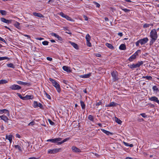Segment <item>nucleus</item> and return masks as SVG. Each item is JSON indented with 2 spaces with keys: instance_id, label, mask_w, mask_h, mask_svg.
<instances>
[{
  "instance_id": "1",
  "label": "nucleus",
  "mask_w": 159,
  "mask_h": 159,
  "mask_svg": "<svg viewBox=\"0 0 159 159\" xmlns=\"http://www.w3.org/2000/svg\"><path fill=\"white\" fill-rule=\"evenodd\" d=\"M150 36L152 39L150 42V45H151L157 38V33L155 29H154L151 30L150 33Z\"/></svg>"
},
{
  "instance_id": "2",
  "label": "nucleus",
  "mask_w": 159,
  "mask_h": 159,
  "mask_svg": "<svg viewBox=\"0 0 159 159\" xmlns=\"http://www.w3.org/2000/svg\"><path fill=\"white\" fill-rule=\"evenodd\" d=\"M49 80L52 83L53 85L56 88L57 91L60 93L61 91L60 85L55 80L52 78H50Z\"/></svg>"
},
{
  "instance_id": "3",
  "label": "nucleus",
  "mask_w": 159,
  "mask_h": 159,
  "mask_svg": "<svg viewBox=\"0 0 159 159\" xmlns=\"http://www.w3.org/2000/svg\"><path fill=\"white\" fill-rule=\"evenodd\" d=\"M140 50H138L135 52L133 55H132L129 58V60L130 61H133L134 59L136 58V56L139 55V53L140 52Z\"/></svg>"
},
{
  "instance_id": "4",
  "label": "nucleus",
  "mask_w": 159,
  "mask_h": 159,
  "mask_svg": "<svg viewBox=\"0 0 159 159\" xmlns=\"http://www.w3.org/2000/svg\"><path fill=\"white\" fill-rule=\"evenodd\" d=\"M143 62L142 61H139L138 63L135 64H133L132 65H130L129 67L131 69L139 67L141 65L143 64Z\"/></svg>"
},
{
  "instance_id": "5",
  "label": "nucleus",
  "mask_w": 159,
  "mask_h": 159,
  "mask_svg": "<svg viewBox=\"0 0 159 159\" xmlns=\"http://www.w3.org/2000/svg\"><path fill=\"white\" fill-rule=\"evenodd\" d=\"M111 76L112 77V80L114 81H115L118 79V73L116 71H113L111 73Z\"/></svg>"
},
{
  "instance_id": "6",
  "label": "nucleus",
  "mask_w": 159,
  "mask_h": 159,
  "mask_svg": "<svg viewBox=\"0 0 159 159\" xmlns=\"http://www.w3.org/2000/svg\"><path fill=\"white\" fill-rule=\"evenodd\" d=\"M59 15L62 17L70 21H73V20L70 17L65 15L62 12L60 13Z\"/></svg>"
},
{
  "instance_id": "7",
  "label": "nucleus",
  "mask_w": 159,
  "mask_h": 159,
  "mask_svg": "<svg viewBox=\"0 0 159 159\" xmlns=\"http://www.w3.org/2000/svg\"><path fill=\"white\" fill-rule=\"evenodd\" d=\"M61 148H54L53 149H49L48 150V153L49 154H54L58 152Z\"/></svg>"
},
{
  "instance_id": "8",
  "label": "nucleus",
  "mask_w": 159,
  "mask_h": 159,
  "mask_svg": "<svg viewBox=\"0 0 159 159\" xmlns=\"http://www.w3.org/2000/svg\"><path fill=\"white\" fill-rule=\"evenodd\" d=\"M9 88L12 90H17L20 89L21 87L18 85L14 84L11 86Z\"/></svg>"
},
{
  "instance_id": "9",
  "label": "nucleus",
  "mask_w": 159,
  "mask_h": 159,
  "mask_svg": "<svg viewBox=\"0 0 159 159\" xmlns=\"http://www.w3.org/2000/svg\"><path fill=\"white\" fill-rule=\"evenodd\" d=\"M149 99L151 101H153L156 102L159 104V100L158 98L155 96H152L150 98H149Z\"/></svg>"
},
{
  "instance_id": "10",
  "label": "nucleus",
  "mask_w": 159,
  "mask_h": 159,
  "mask_svg": "<svg viewBox=\"0 0 159 159\" xmlns=\"http://www.w3.org/2000/svg\"><path fill=\"white\" fill-rule=\"evenodd\" d=\"M140 43L141 45L144 44L148 41V39L147 37L144 38L139 40Z\"/></svg>"
},
{
  "instance_id": "11",
  "label": "nucleus",
  "mask_w": 159,
  "mask_h": 159,
  "mask_svg": "<svg viewBox=\"0 0 159 159\" xmlns=\"http://www.w3.org/2000/svg\"><path fill=\"white\" fill-rule=\"evenodd\" d=\"M1 20L2 22L8 24L11 23L12 21V20H7L4 18H1Z\"/></svg>"
},
{
  "instance_id": "12",
  "label": "nucleus",
  "mask_w": 159,
  "mask_h": 159,
  "mask_svg": "<svg viewBox=\"0 0 159 159\" xmlns=\"http://www.w3.org/2000/svg\"><path fill=\"white\" fill-rule=\"evenodd\" d=\"M71 149L73 151L75 152H80L81 151L80 149L75 146H72Z\"/></svg>"
},
{
  "instance_id": "13",
  "label": "nucleus",
  "mask_w": 159,
  "mask_h": 159,
  "mask_svg": "<svg viewBox=\"0 0 159 159\" xmlns=\"http://www.w3.org/2000/svg\"><path fill=\"white\" fill-rule=\"evenodd\" d=\"M118 105V104L116 103L115 102H112L110 103L109 104L107 105H106L105 106L106 107H115Z\"/></svg>"
},
{
  "instance_id": "14",
  "label": "nucleus",
  "mask_w": 159,
  "mask_h": 159,
  "mask_svg": "<svg viewBox=\"0 0 159 159\" xmlns=\"http://www.w3.org/2000/svg\"><path fill=\"white\" fill-rule=\"evenodd\" d=\"M16 83L22 85H30V84L29 83L24 82L20 81H16Z\"/></svg>"
},
{
  "instance_id": "15",
  "label": "nucleus",
  "mask_w": 159,
  "mask_h": 159,
  "mask_svg": "<svg viewBox=\"0 0 159 159\" xmlns=\"http://www.w3.org/2000/svg\"><path fill=\"white\" fill-rule=\"evenodd\" d=\"M33 15L34 16L40 18L43 17V15L40 13H38L35 12H34L33 13Z\"/></svg>"
},
{
  "instance_id": "16",
  "label": "nucleus",
  "mask_w": 159,
  "mask_h": 159,
  "mask_svg": "<svg viewBox=\"0 0 159 159\" xmlns=\"http://www.w3.org/2000/svg\"><path fill=\"white\" fill-rule=\"evenodd\" d=\"M91 73H89L88 74L81 75L80 76L82 78H88L91 76Z\"/></svg>"
},
{
  "instance_id": "17",
  "label": "nucleus",
  "mask_w": 159,
  "mask_h": 159,
  "mask_svg": "<svg viewBox=\"0 0 159 159\" xmlns=\"http://www.w3.org/2000/svg\"><path fill=\"white\" fill-rule=\"evenodd\" d=\"M62 68L64 70L67 72H71V70L70 69V68L68 66H63Z\"/></svg>"
},
{
  "instance_id": "18",
  "label": "nucleus",
  "mask_w": 159,
  "mask_h": 159,
  "mask_svg": "<svg viewBox=\"0 0 159 159\" xmlns=\"http://www.w3.org/2000/svg\"><path fill=\"white\" fill-rule=\"evenodd\" d=\"M101 130L104 133L106 134L107 135H111L112 134L109 131L106 130L104 129H101Z\"/></svg>"
},
{
  "instance_id": "19",
  "label": "nucleus",
  "mask_w": 159,
  "mask_h": 159,
  "mask_svg": "<svg viewBox=\"0 0 159 159\" xmlns=\"http://www.w3.org/2000/svg\"><path fill=\"white\" fill-rule=\"evenodd\" d=\"M7 139L9 140L10 143L11 144L12 141V135H6V139Z\"/></svg>"
},
{
  "instance_id": "20",
  "label": "nucleus",
  "mask_w": 159,
  "mask_h": 159,
  "mask_svg": "<svg viewBox=\"0 0 159 159\" xmlns=\"http://www.w3.org/2000/svg\"><path fill=\"white\" fill-rule=\"evenodd\" d=\"M61 140L62 138H61L53 139V143H58L59 142V141H61Z\"/></svg>"
},
{
  "instance_id": "21",
  "label": "nucleus",
  "mask_w": 159,
  "mask_h": 159,
  "mask_svg": "<svg viewBox=\"0 0 159 159\" xmlns=\"http://www.w3.org/2000/svg\"><path fill=\"white\" fill-rule=\"evenodd\" d=\"M0 118H1V119L3 120L5 122H7L8 120V118L5 116H0Z\"/></svg>"
},
{
  "instance_id": "22",
  "label": "nucleus",
  "mask_w": 159,
  "mask_h": 159,
  "mask_svg": "<svg viewBox=\"0 0 159 159\" xmlns=\"http://www.w3.org/2000/svg\"><path fill=\"white\" fill-rule=\"evenodd\" d=\"M70 139V138H68L64 139L62 141L58 143V145H60L63 143L69 140Z\"/></svg>"
},
{
  "instance_id": "23",
  "label": "nucleus",
  "mask_w": 159,
  "mask_h": 159,
  "mask_svg": "<svg viewBox=\"0 0 159 159\" xmlns=\"http://www.w3.org/2000/svg\"><path fill=\"white\" fill-rule=\"evenodd\" d=\"M14 25L15 27L18 29H19L20 28V23L17 21H16L15 22V23L14 24Z\"/></svg>"
},
{
  "instance_id": "24",
  "label": "nucleus",
  "mask_w": 159,
  "mask_h": 159,
  "mask_svg": "<svg viewBox=\"0 0 159 159\" xmlns=\"http://www.w3.org/2000/svg\"><path fill=\"white\" fill-rule=\"evenodd\" d=\"M8 80H0V84H6L8 83Z\"/></svg>"
},
{
  "instance_id": "25",
  "label": "nucleus",
  "mask_w": 159,
  "mask_h": 159,
  "mask_svg": "<svg viewBox=\"0 0 159 159\" xmlns=\"http://www.w3.org/2000/svg\"><path fill=\"white\" fill-rule=\"evenodd\" d=\"M7 112L9 114V111L8 110L5 109L0 110V114H2L4 113Z\"/></svg>"
},
{
  "instance_id": "26",
  "label": "nucleus",
  "mask_w": 159,
  "mask_h": 159,
  "mask_svg": "<svg viewBox=\"0 0 159 159\" xmlns=\"http://www.w3.org/2000/svg\"><path fill=\"white\" fill-rule=\"evenodd\" d=\"M121 50H124L126 49V46L125 44H122L120 45L119 48Z\"/></svg>"
},
{
  "instance_id": "27",
  "label": "nucleus",
  "mask_w": 159,
  "mask_h": 159,
  "mask_svg": "<svg viewBox=\"0 0 159 159\" xmlns=\"http://www.w3.org/2000/svg\"><path fill=\"white\" fill-rule=\"evenodd\" d=\"M106 46L109 48L111 49H114L113 46L111 44L107 43L106 44Z\"/></svg>"
},
{
  "instance_id": "28",
  "label": "nucleus",
  "mask_w": 159,
  "mask_h": 159,
  "mask_svg": "<svg viewBox=\"0 0 159 159\" xmlns=\"http://www.w3.org/2000/svg\"><path fill=\"white\" fill-rule=\"evenodd\" d=\"M143 78H146V79L148 80H152V76H143L142 77Z\"/></svg>"
},
{
  "instance_id": "29",
  "label": "nucleus",
  "mask_w": 159,
  "mask_h": 159,
  "mask_svg": "<svg viewBox=\"0 0 159 159\" xmlns=\"http://www.w3.org/2000/svg\"><path fill=\"white\" fill-rule=\"evenodd\" d=\"M80 105L82 107V108L83 109H85V105L84 103V102L82 100L80 101Z\"/></svg>"
},
{
  "instance_id": "30",
  "label": "nucleus",
  "mask_w": 159,
  "mask_h": 159,
  "mask_svg": "<svg viewBox=\"0 0 159 159\" xmlns=\"http://www.w3.org/2000/svg\"><path fill=\"white\" fill-rule=\"evenodd\" d=\"M85 38L87 42H89V41H90L91 39V37L89 34H88L85 37Z\"/></svg>"
},
{
  "instance_id": "31",
  "label": "nucleus",
  "mask_w": 159,
  "mask_h": 159,
  "mask_svg": "<svg viewBox=\"0 0 159 159\" xmlns=\"http://www.w3.org/2000/svg\"><path fill=\"white\" fill-rule=\"evenodd\" d=\"M71 45L75 49H78V45H77V44L74 43H73V42H71Z\"/></svg>"
},
{
  "instance_id": "32",
  "label": "nucleus",
  "mask_w": 159,
  "mask_h": 159,
  "mask_svg": "<svg viewBox=\"0 0 159 159\" xmlns=\"http://www.w3.org/2000/svg\"><path fill=\"white\" fill-rule=\"evenodd\" d=\"M153 25V24H145L143 25V27L144 28H147L149 27L150 26H152Z\"/></svg>"
},
{
  "instance_id": "33",
  "label": "nucleus",
  "mask_w": 159,
  "mask_h": 159,
  "mask_svg": "<svg viewBox=\"0 0 159 159\" xmlns=\"http://www.w3.org/2000/svg\"><path fill=\"white\" fill-rule=\"evenodd\" d=\"M88 119L89 120L92 121H94V118L93 116L90 115L88 116Z\"/></svg>"
},
{
  "instance_id": "34",
  "label": "nucleus",
  "mask_w": 159,
  "mask_h": 159,
  "mask_svg": "<svg viewBox=\"0 0 159 159\" xmlns=\"http://www.w3.org/2000/svg\"><path fill=\"white\" fill-rule=\"evenodd\" d=\"M25 99H32L33 98V97L31 95H26L25 96Z\"/></svg>"
},
{
  "instance_id": "35",
  "label": "nucleus",
  "mask_w": 159,
  "mask_h": 159,
  "mask_svg": "<svg viewBox=\"0 0 159 159\" xmlns=\"http://www.w3.org/2000/svg\"><path fill=\"white\" fill-rule=\"evenodd\" d=\"M115 121L119 124H121L122 122V121L120 120L116 117L115 118Z\"/></svg>"
},
{
  "instance_id": "36",
  "label": "nucleus",
  "mask_w": 159,
  "mask_h": 159,
  "mask_svg": "<svg viewBox=\"0 0 159 159\" xmlns=\"http://www.w3.org/2000/svg\"><path fill=\"white\" fill-rule=\"evenodd\" d=\"M14 147L15 148L18 149L19 151H22L21 148L19 145H15L14 146Z\"/></svg>"
},
{
  "instance_id": "37",
  "label": "nucleus",
  "mask_w": 159,
  "mask_h": 159,
  "mask_svg": "<svg viewBox=\"0 0 159 159\" xmlns=\"http://www.w3.org/2000/svg\"><path fill=\"white\" fill-rule=\"evenodd\" d=\"M7 67L12 68H14L15 66L12 63H9L7 64Z\"/></svg>"
},
{
  "instance_id": "38",
  "label": "nucleus",
  "mask_w": 159,
  "mask_h": 159,
  "mask_svg": "<svg viewBox=\"0 0 159 159\" xmlns=\"http://www.w3.org/2000/svg\"><path fill=\"white\" fill-rule=\"evenodd\" d=\"M0 13L3 15H6L7 14V12L4 10H0Z\"/></svg>"
},
{
  "instance_id": "39",
  "label": "nucleus",
  "mask_w": 159,
  "mask_h": 159,
  "mask_svg": "<svg viewBox=\"0 0 159 159\" xmlns=\"http://www.w3.org/2000/svg\"><path fill=\"white\" fill-rule=\"evenodd\" d=\"M43 92L44 94L46 95L47 97L49 99H50L51 98L50 96L48 94L45 90L43 91Z\"/></svg>"
},
{
  "instance_id": "40",
  "label": "nucleus",
  "mask_w": 159,
  "mask_h": 159,
  "mask_svg": "<svg viewBox=\"0 0 159 159\" xmlns=\"http://www.w3.org/2000/svg\"><path fill=\"white\" fill-rule=\"evenodd\" d=\"M9 59L10 58L7 57H0V61L3 60L5 59L9 60Z\"/></svg>"
},
{
  "instance_id": "41",
  "label": "nucleus",
  "mask_w": 159,
  "mask_h": 159,
  "mask_svg": "<svg viewBox=\"0 0 159 159\" xmlns=\"http://www.w3.org/2000/svg\"><path fill=\"white\" fill-rule=\"evenodd\" d=\"M17 95L21 99L24 100H25V97H22L20 93H17Z\"/></svg>"
},
{
  "instance_id": "42",
  "label": "nucleus",
  "mask_w": 159,
  "mask_h": 159,
  "mask_svg": "<svg viewBox=\"0 0 159 159\" xmlns=\"http://www.w3.org/2000/svg\"><path fill=\"white\" fill-rule=\"evenodd\" d=\"M152 89L153 91H156L157 92L158 91V89L156 86H154L152 87Z\"/></svg>"
},
{
  "instance_id": "43",
  "label": "nucleus",
  "mask_w": 159,
  "mask_h": 159,
  "mask_svg": "<svg viewBox=\"0 0 159 159\" xmlns=\"http://www.w3.org/2000/svg\"><path fill=\"white\" fill-rule=\"evenodd\" d=\"M120 8L124 11L125 12H127L130 11V10L127 9L126 8L123 9L121 7H120Z\"/></svg>"
},
{
  "instance_id": "44",
  "label": "nucleus",
  "mask_w": 159,
  "mask_h": 159,
  "mask_svg": "<svg viewBox=\"0 0 159 159\" xmlns=\"http://www.w3.org/2000/svg\"><path fill=\"white\" fill-rule=\"evenodd\" d=\"M48 43H49L48 42L46 41H44L42 43V44L44 45H48Z\"/></svg>"
},
{
  "instance_id": "45",
  "label": "nucleus",
  "mask_w": 159,
  "mask_h": 159,
  "mask_svg": "<svg viewBox=\"0 0 159 159\" xmlns=\"http://www.w3.org/2000/svg\"><path fill=\"white\" fill-rule=\"evenodd\" d=\"M35 124V123L34 121H32L30 122L28 124V126H33Z\"/></svg>"
},
{
  "instance_id": "46",
  "label": "nucleus",
  "mask_w": 159,
  "mask_h": 159,
  "mask_svg": "<svg viewBox=\"0 0 159 159\" xmlns=\"http://www.w3.org/2000/svg\"><path fill=\"white\" fill-rule=\"evenodd\" d=\"M48 121L51 125H52L54 124V123L50 119H48Z\"/></svg>"
},
{
  "instance_id": "47",
  "label": "nucleus",
  "mask_w": 159,
  "mask_h": 159,
  "mask_svg": "<svg viewBox=\"0 0 159 159\" xmlns=\"http://www.w3.org/2000/svg\"><path fill=\"white\" fill-rule=\"evenodd\" d=\"M93 3L96 5V7H100V5L97 2H93Z\"/></svg>"
},
{
  "instance_id": "48",
  "label": "nucleus",
  "mask_w": 159,
  "mask_h": 159,
  "mask_svg": "<svg viewBox=\"0 0 159 159\" xmlns=\"http://www.w3.org/2000/svg\"><path fill=\"white\" fill-rule=\"evenodd\" d=\"M38 103L36 101L34 102V105L35 107H38Z\"/></svg>"
},
{
  "instance_id": "49",
  "label": "nucleus",
  "mask_w": 159,
  "mask_h": 159,
  "mask_svg": "<svg viewBox=\"0 0 159 159\" xmlns=\"http://www.w3.org/2000/svg\"><path fill=\"white\" fill-rule=\"evenodd\" d=\"M87 45L89 47H91V44L90 42V41H89V42H87Z\"/></svg>"
},
{
  "instance_id": "50",
  "label": "nucleus",
  "mask_w": 159,
  "mask_h": 159,
  "mask_svg": "<svg viewBox=\"0 0 159 159\" xmlns=\"http://www.w3.org/2000/svg\"><path fill=\"white\" fill-rule=\"evenodd\" d=\"M140 115L143 117L145 118L147 117V115L144 113H141Z\"/></svg>"
},
{
  "instance_id": "51",
  "label": "nucleus",
  "mask_w": 159,
  "mask_h": 159,
  "mask_svg": "<svg viewBox=\"0 0 159 159\" xmlns=\"http://www.w3.org/2000/svg\"><path fill=\"white\" fill-rule=\"evenodd\" d=\"M139 42H140V41L139 40L136 42L135 44H136V46H139V43H140Z\"/></svg>"
},
{
  "instance_id": "52",
  "label": "nucleus",
  "mask_w": 159,
  "mask_h": 159,
  "mask_svg": "<svg viewBox=\"0 0 159 159\" xmlns=\"http://www.w3.org/2000/svg\"><path fill=\"white\" fill-rule=\"evenodd\" d=\"M51 34L52 36H54L56 38L57 37V35H58L54 33H51Z\"/></svg>"
},
{
  "instance_id": "53",
  "label": "nucleus",
  "mask_w": 159,
  "mask_h": 159,
  "mask_svg": "<svg viewBox=\"0 0 159 159\" xmlns=\"http://www.w3.org/2000/svg\"><path fill=\"white\" fill-rule=\"evenodd\" d=\"M47 142H51L52 143H53V139H49L47 140Z\"/></svg>"
},
{
  "instance_id": "54",
  "label": "nucleus",
  "mask_w": 159,
  "mask_h": 159,
  "mask_svg": "<svg viewBox=\"0 0 159 159\" xmlns=\"http://www.w3.org/2000/svg\"><path fill=\"white\" fill-rule=\"evenodd\" d=\"M56 38H57L59 40L61 41L62 40L61 37L59 35H58Z\"/></svg>"
},
{
  "instance_id": "55",
  "label": "nucleus",
  "mask_w": 159,
  "mask_h": 159,
  "mask_svg": "<svg viewBox=\"0 0 159 159\" xmlns=\"http://www.w3.org/2000/svg\"><path fill=\"white\" fill-rule=\"evenodd\" d=\"M101 104H102V103L100 101L98 102V103H96V106H99L100 105H101Z\"/></svg>"
},
{
  "instance_id": "56",
  "label": "nucleus",
  "mask_w": 159,
  "mask_h": 159,
  "mask_svg": "<svg viewBox=\"0 0 159 159\" xmlns=\"http://www.w3.org/2000/svg\"><path fill=\"white\" fill-rule=\"evenodd\" d=\"M38 107H39L40 108H42L43 107V105L40 103H38Z\"/></svg>"
},
{
  "instance_id": "57",
  "label": "nucleus",
  "mask_w": 159,
  "mask_h": 159,
  "mask_svg": "<svg viewBox=\"0 0 159 159\" xmlns=\"http://www.w3.org/2000/svg\"><path fill=\"white\" fill-rule=\"evenodd\" d=\"M23 36H24L25 37H27L28 39H30V36L28 35L27 34H23Z\"/></svg>"
},
{
  "instance_id": "58",
  "label": "nucleus",
  "mask_w": 159,
  "mask_h": 159,
  "mask_svg": "<svg viewBox=\"0 0 159 159\" xmlns=\"http://www.w3.org/2000/svg\"><path fill=\"white\" fill-rule=\"evenodd\" d=\"M47 59L48 61H52V58L50 57H47Z\"/></svg>"
},
{
  "instance_id": "59",
  "label": "nucleus",
  "mask_w": 159,
  "mask_h": 159,
  "mask_svg": "<svg viewBox=\"0 0 159 159\" xmlns=\"http://www.w3.org/2000/svg\"><path fill=\"white\" fill-rule=\"evenodd\" d=\"M83 17H84V20H88V17H87L85 16V15H84L83 16Z\"/></svg>"
},
{
  "instance_id": "60",
  "label": "nucleus",
  "mask_w": 159,
  "mask_h": 159,
  "mask_svg": "<svg viewBox=\"0 0 159 159\" xmlns=\"http://www.w3.org/2000/svg\"><path fill=\"white\" fill-rule=\"evenodd\" d=\"M118 35L120 37H122L123 36V34L122 33H119L118 34Z\"/></svg>"
},
{
  "instance_id": "61",
  "label": "nucleus",
  "mask_w": 159,
  "mask_h": 159,
  "mask_svg": "<svg viewBox=\"0 0 159 159\" xmlns=\"http://www.w3.org/2000/svg\"><path fill=\"white\" fill-rule=\"evenodd\" d=\"M124 143L125 145L126 146H129V144L128 143L125 142H124Z\"/></svg>"
},
{
  "instance_id": "62",
  "label": "nucleus",
  "mask_w": 159,
  "mask_h": 159,
  "mask_svg": "<svg viewBox=\"0 0 159 159\" xmlns=\"http://www.w3.org/2000/svg\"><path fill=\"white\" fill-rule=\"evenodd\" d=\"M149 105H150V107H154V105L152 104H149Z\"/></svg>"
},
{
  "instance_id": "63",
  "label": "nucleus",
  "mask_w": 159,
  "mask_h": 159,
  "mask_svg": "<svg viewBox=\"0 0 159 159\" xmlns=\"http://www.w3.org/2000/svg\"><path fill=\"white\" fill-rule=\"evenodd\" d=\"M36 39H37V40H42V39H43V38H36Z\"/></svg>"
},
{
  "instance_id": "64",
  "label": "nucleus",
  "mask_w": 159,
  "mask_h": 159,
  "mask_svg": "<svg viewBox=\"0 0 159 159\" xmlns=\"http://www.w3.org/2000/svg\"><path fill=\"white\" fill-rule=\"evenodd\" d=\"M28 159H38V158H36L34 157H30Z\"/></svg>"
}]
</instances>
